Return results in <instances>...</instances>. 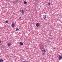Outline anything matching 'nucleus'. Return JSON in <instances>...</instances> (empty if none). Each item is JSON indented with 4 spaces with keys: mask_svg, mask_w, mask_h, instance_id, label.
I'll list each match as a JSON object with an SVG mask.
<instances>
[{
    "mask_svg": "<svg viewBox=\"0 0 62 62\" xmlns=\"http://www.w3.org/2000/svg\"><path fill=\"white\" fill-rule=\"evenodd\" d=\"M19 1V0H16V1L17 2V3H18V2Z\"/></svg>",
    "mask_w": 62,
    "mask_h": 62,
    "instance_id": "nucleus-14",
    "label": "nucleus"
},
{
    "mask_svg": "<svg viewBox=\"0 0 62 62\" xmlns=\"http://www.w3.org/2000/svg\"><path fill=\"white\" fill-rule=\"evenodd\" d=\"M48 5H49H49H50V2H49L48 3Z\"/></svg>",
    "mask_w": 62,
    "mask_h": 62,
    "instance_id": "nucleus-15",
    "label": "nucleus"
},
{
    "mask_svg": "<svg viewBox=\"0 0 62 62\" xmlns=\"http://www.w3.org/2000/svg\"><path fill=\"white\" fill-rule=\"evenodd\" d=\"M20 44L21 46L23 45V43L22 42H20Z\"/></svg>",
    "mask_w": 62,
    "mask_h": 62,
    "instance_id": "nucleus-4",
    "label": "nucleus"
},
{
    "mask_svg": "<svg viewBox=\"0 0 62 62\" xmlns=\"http://www.w3.org/2000/svg\"><path fill=\"white\" fill-rule=\"evenodd\" d=\"M16 31H20V30L19 29V28H16Z\"/></svg>",
    "mask_w": 62,
    "mask_h": 62,
    "instance_id": "nucleus-9",
    "label": "nucleus"
},
{
    "mask_svg": "<svg viewBox=\"0 0 62 62\" xmlns=\"http://www.w3.org/2000/svg\"><path fill=\"white\" fill-rule=\"evenodd\" d=\"M43 17L44 19H46V15H44L43 16Z\"/></svg>",
    "mask_w": 62,
    "mask_h": 62,
    "instance_id": "nucleus-6",
    "label": "nucleus"
},
{
    "mask_svg": "<svg viewBox=\"0 0 62 62\" xmlns=\"http://www.w3.org/2000/svg\"><path fill=\"white\" fill-rule=\"evenodd\" d=\"M53 49H55V48H54Z\"/></svg>",
    "mask_w": 62,
    "mask_h": 62,
    "instance_id": "nucleus-19",
    "label": "nucleus"
},
{
    "mask_svg": "<svg viewBox=\"0 0 62 62\" xmlns=\"http://www.w3.org/2000/svg\"><path fill=\"white\" fill-rule=\"evenodd\" d=\"M59 59H62V56H59Z\"/></svg>",
    "mask_w": 62,
    "mask_h": 62,
    "instance_id": "nucleus-7",
    "label": "nucleus"
},
{
    "mask_svg": "<svg viewBox=\"0 0 62 62\" xmlns=\"http://www.w3.org/2000/svg\"><path fill=\"white\" fill-rule=\"evenodd\" d=\"M7 45L8 46H10L11 45V43L10 42L8 43Z\"/></svg>",
    "mask_w": 62,
    "mask_h": 62,
    "instance_id": "nucleus-3",
    "label": "nucleus"
},
{
    "mask_svg": "<svg viewBox=\"0 0 62 62\" xmlns=\"http://www.w3.org/2000/svg\"><path fill=\"white\" fill-rule=\"evenodd\" d=\"M46 41L48 42H50V40L49 39H47Z\"/></svg>",
    "mask_w": 62,
    "mask_h": 62,
    "instance_id": "nucleus-10",
    "label": "nucleus"
},
{
    "mask_svg": "<svg viewBox=\"0 0 62 62\" xmlns=\"http://www.w3.org/2000/svg\"><path fill=\"white\" fill-rule=\"evenodd\" d=\"M41 51L42 53H45L46 52V50L44 49L42 50Z\"/></svg>",
    "mask_w": 62,
    "mask_h": 62,
    "instance_id": "nucleus-2",
    "label": "nucleus"
},
{
    "mask_svg": "<svg viewBox=\"0 0 62 62\" xmlns=\"http://www.w3.org/2000/svg\"><path fill=\"white\" fill-rule=\"evenodd\" d=\"M1 40H0V43H1Z\"/></svg>",
    "mask_w": 62,
    "mask_h": 62,
    "instance_id": "nucleus-17",
    "label": "nucleus"
},
{
    "mask_svg": "<svg viewBox=\"0 0 62 62\" xmlns=\"http://www.w3.org/2000/svg\"><path fill=\"white\" fill-rule=\"evenodd\" d=\"M55 15L56 16H57V15H58L57 14H55Z\"/></svg>",
    "mask_w": 62,
    "mask_h": 62,
    "instance_id": "nucleus-16",
    "label": "nucleus"
},
{
    "mask_svg": "<svg viewBox=\"0 0 62 62\" xmlns=\"http://www.w3.org/2000/svg\"><path fill=\"white\" fill-rule=\"evenodd\" d=\"M5 23H8V21H5Z\"/></svg>",
    "mask_w": 62,
    "mask_h": 62,
    "instance_id": "nucleus-13",
    "label": "nucleus"
},
{
    "mask_svg": "<svg viewBox=\"0 0 62 62\" xmlns=\"http://www.w3.org/2000/svg\"><path fill=\"white\" fill-rule=\"evenodd\" d=\"M4 61L2 60V59H1L0 60V62H3Z\"/></svg>",
    "mask_w": 62,
    "mask_h": 62,
    "instance_id": "nucleus-11",
    "label": "nucleus"
},
{
    "mask_svg": "<svg viewBox=\"0 0 62 62\" xmlns=\"http://www.w3.org/2000/svg\"><path fill=\"white\" fill-rule=\"evenodd\" d=\"M19 11L22 14H24V12L23 9L20 10Z\"/></svg>",
    "mask_w": 62,
    "mask_h": 62,
    "instance_id": "nucleus-1",
    "label": "nucleus"
},
{
    "mask_svg": "<svg viewBox=\"0 0 62 62\" xmlns=\"http://www.w3.org/2000/svg\"><path fill=\"white\" fill-rule=\"evenodd\" d=\"M27 3V2L26 1H24V4H26Z\"/></svg>",
    "mask_w": 62,
    "mask_h": 62,
    "instance_id": "nucleus-12",
    "label": "nucleus"
},
{
    "mask_svg": "<svg viewBox=\"0 0 62 62\" xmlns=\"http://www.w3.org/2000/svg\"><path fill=\"white\" fill-rule=\"evenodd\" d=\"M11 26L13 27H14V26H15V24L12 23Z\"/></svg>",
    "mask_w": 62,
    "mask_h": 62,
    "instance_id": "nucleus-5",
    "label": "nucleus"
},
{
    "mask_svg": "<svg viewBox=\"0 0 62 62\" xmlns=\"http://www.w3.org/2000/svg\"><path fill=\"white\" fill-rule=\"evenodd\" d=\"M43 55H45V54L43 53Z\"/></svg>",
    "mask_w": 62,
    "mask_h": 62,
    "instance_id": "nucleus-18",
    "label": "nucleus"
},
{
    "mask_svg": "<svg viewBox=\"0 0 62 62\" xmlns=\"http://www.w3.org/2000/svg\"><path fill=\"white\" fill-rule=\"evenodd\" d=\"M36 26H37V27L39 26V23H37L36 25Z\"/></svg>",
    "mask_w": 62,
    "mask_h": 62,
    "instance_id": "nucleus-8",
    "label": "nucleus"
}]
</instances>
